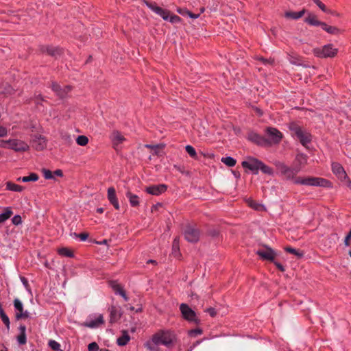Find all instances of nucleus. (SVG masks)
<instances>
[{
    "mask_svg": "<svg viewBox=\"0 0 351 351\" xmlns=\"http://www.w3.org/2000/svg\"><path fill=\"white\" fill-rule=\"evenodd\" d=\"M241 165L243 168L251 171L254 174H257L259 170L265 174L271 175L273 173L272 168L253 157L247 158L246 160L241 162Z\"/></svg>",
    "mask_w": 351,
    "mask_h": 351,
    "instance_id": "f03ea898",
    "label": "nucleus"
},
{
    "mask_svg": "<svg viewBox=\"0 0 351 351\" xmlns=\"http://www.w3.org/2000/svg\"><path fill=\"white\" fill-rule=\"evenodd\" d=\"M173 168L176 169L177 171H178L179 172H180L182 174L185 173L184 167L174 165Z\"/></svg>",
    "mask_w": 351,
    "mask_h": 351,
    "instance_id": "052dcab7",
    "label": "nucleus"
},
{
    "mask_svg": "<svg viewBox=\"0 0 351 351\" xmlns=\"http://www.w3.org/2000/svg\"><path fill=\"white\" fill-rule=\"evenodd\" d=\"M332 173L341 181H345L348 178L347 173L341 164L339 162H332Z\"/></svg>",
    "mask_w": 351,
    "mask_h": 351,
    "instance_id": "2eb2a0df",
    "label": "nucleus"
},
{
    "mask_svg": "<svg viewBox=\"0 0 351 351\" xmlns=\"http://www.w3.org/2000/svg\"><path fill=\"white\" fill-rule=\"evenodd\" d=\"M8 135V130L3 126H0V138L5 137Z\"/></svg>",
    "mask_w": 351,
    "mask_h": 351,
    "instance_id": "4d7b16f0",
    "label": "nucleus"
},
{
    "mask_svg": "<svg viewBox=\"0 0 351 351\" xmlns=\"http://www.w3.org/2000/svg\"><path fill=\"white\" fill-rule=\"evenodd\" d=\"M110 139L112 142V147L114 149L124 141H126V138L122 135L121 132L118 130H113L110 135Z\"/></svg>",
    "mask_w": 351,
    "mask_h": 351,
    "instance_id": "dca6fc26",
    "label": "nucleus"
},
{
    "mask_svg": "<svg viewBox=\"0 0 351 351\" xmlns=\"http://www.w3.org/2000/svg\"><path fill=\"white\" fill-rule=\"evenodd\" d=\"M206 312H207L211 317H215L217 315V311L215 308L213 307L208 308L206 310Z\"/></svg>",
    "mask_w": 351,
    "mask_h": 351,
    "instance_id": "13d9d810",
    "label": "nucleus"
},
{
    "mask_svg": "<svg viewBox=\"0 0 351 351\" xmlns=\"http://www.w3.org/2000/svg\"><path fill=\"white\" fill-rule=\"evenodd\" d=\"M57 253L62 257L73 258L74 257L73 251L66 247H59L57 249Z\"/></svg>",
    "mask_w": 351,
    "mask_h": 351,
    "instance_id": "a878e982",
    "label": "nucleus"
},
{
    "mask_svg": "<svg viewBox=\"0 0 351 351\" xmlns=\"http://www.w3.org/2000/svg\"><path fill=\"white\" fill-rule=\"evenodd\" d=\"M351 239V230L349 231L348 234L346 236L344 239V241H349Z\"/></svg>",
    "mask_w": 351,
    "mask_h": 351,
    "instance_id": "338daca9",
    "label": "nucleus"
},
{
    "mask_svg": "<svg viewBox=\"0 0 351 351\" xmlns=\"http://www.w3.org/2000/svg\"><path fill=\"white\" fill-rule=\"evenodd\" d=\"M14 306L16 310L19 311V313H21L23 311V304L17 298L14 300Z\"/></svg>",
    "mask_w": 351,
    "mask_h": 351,
    "instance_id": "09e8293b",
    "label": "nucleus"
},
{
    "mask_svg": "<svg viewBox=\"0 0 351 351\" xmlns=\"http://www.w3.org/2000/svg\"><path fill=\"white\" fill-rule=\"evenodd\" d=\"M285 250L290 254H294L298 258H301L304 256V253L303 251L297 250L292 247H286Z\"/></svg>",
    "mask_w": 351,
    "mask_h": 351,
    "instance_id": "72a5a7b5",
    "label": "nucleus"
},
{
    "mask_svg": "<svg viewBox=\"0 0 351 351\" xmlns=\"http://www.w3.org/2000/svg\"><path fill=\"white\" fill-rule=\"evenodd\" d=\"M338 53V49L334 47L332 44H327L322 47H317L313 49L314 55L320 58H333Z\"/></svg>",
    "mask_w": 351,
    "mask_h": 351,
    "instance_id": "0eeeda50",
    "label": "nucleus"
},
{
    "mask_svg": "<svg viewBox=\"0 0 351 351\" xmlns=\"http://www.w3.org/2000/svg\"><path fill=\"white\" fill-rule=\"evenodd\" d=\"M29 317V313L27 311H22L21 313H16V319H21L22 318H28Z\"/></svg>",
    "mask_w": 351,
    "mask_h": 351,
    "instance_id": "8fccbe9b",
    "label": "nucleus"
},
{
    "mask_svg": "<svg viewBox=\"0 0 351 351\" xmlns=\"http://www.w3.org/2000/svg\"><path fill=\"white\" fill-rule=\"evenodd\" d=\"M308 162V156L303 153L296 154L294 160V167L300 169V171L304 168Z\"/></svg>",
    "mask_w": 351,
    "mask_h": 351,
    "instance_id": "f3484780",
    "label": "nucleus"
},
{
    "mask_svg": "<svg viewBox=\"0 0 351 351\" xmlns=\"http://www.w3.org/2000/svg\"><path fill=\"white\" fill-rule=\"evenodd\" d=\"M276 167L278 173L284 180L292 181L295 184L328 189L332 187V183L326 178L313 176H297V174L300 172V169H296L295 167H291L284 162H279L276 163Z\"/></svg>",
    "mask_w": 351,
    "mask_h": 351,
    "instance_id": "f257e3e1",
    "label": "nucleus"
},
{
    "mask_svg": "<svg viewBox=\"0 0 351 351\" xmlns=\"http://www.w3.org/2000/svg\"><path fill=\"white\" fill-rule=\"evenodd\" d=\"M48 346L51 350L54 351L60 350V344L55 340H49L48 342Z\"/></svg>",
    "mask_w": 351,
    "mask_h": 351,
    "instance_id": "a19ab883",
    "label": "nucleus"
},
{
    "mask_svg": "<svg viewBox=\"0 0 351 351\" xmlns=\"http://www.w3.org/2000/svg\"><path fill=\"white\" fill-rule=\"evenodd\" d=\"M110 312V322L111 324L115 323L119 320L121 317L120 310L115 306H112L109 308Z\"/></svg>",
    "mask_w": 351,
    "mask_h": 351,
    "instance_id": "aec40b11",
    "label": "nucleus"
},
{
    "mask_svg": "<svg viewBox=\"0 0 351 351\" xmlns=\"http://www.w3.org/2000/svg\"><path fill=\"white\" fill-rule=\"evenodd\" d=\"M51 89L58 97L63 99L67 97L68 94L71 91L72 87L69 85L61 86L58 83L53 82Z\"/></svg>",
    "mask_w": 351,
    "mask_h": 351,
    "instance_id": "f8f14e48",
    "label": "nucleus"
},
{
    "mask_svg": "<svg viewBox=\"0 0 351 351\" xmlns=\"http://www.w3.org/2000/svg\"><path fill=\"white\" fill-rule=\"evenodd\" d=\"M145 3L147 8H149L152 12L162 17L163 20L168 21L169 17L171 14L169 10L160 8L157 5V3L155 1H145Z\"/></svg>",
    "mask_w": 351,
    "mask_h": 351,
    "instance_id": "9d476101",
    "label": "nucleus"
},
{
    "mask_svg": "<svg viewBox=\"0 0 351 351\" xmlns=\"http://www.w3.org/2000/svg\"><path fill=\"white\" fill-rule=\"evenodd\" d=\"M76 143L80 146H86L88 143V138L84 135H80L77 137Z\"/></svg>",
    "mask_w": 351,
    "mask_h": 351,
    "instance_id": "58836bf2",
    "label": "nucleus"
},
{
    "mask_svg": "<svg viewBox=\"0 0 351 351\" xmlns=\"http://www.w3.org/2000/svg\"><path fill=\"white\" fill-rule=\"evenodd\" d=\"M180 311L184 319L197 325L200 324L201 321L197 316L196 313L188 304L182 303L180 305Z\"/></svg>",
    "mask_w": 351,
    "mask_h": 351,
    "instance_id": "6e6552de",
    "label": "nucleus"
},
{
    "mask_svg": "<svg viewBox=\"0 0 351 351\" xmlns=\"http://www.w3.org/2000/svg\"><path fill=\"white\" fill-rule=\"evenodd\" d=\"M119 295H120L123 298V300L125 301H126V302L128 301L129 298L127 296L126 293L124 289L122 291H121Z\"/></svg>",
    "mask_w": 351,
    "mask_h": 351,
    "instance_id": "e2e57ef3",
    "label": "nucleus"
},
{
    "mask_svg": "<svg viewBox=\"0 0 351 351\" xmlns=\"http://www.w3.org/2000/svg\"><path fill=\"white\" fill-rule=\"evenodd\" d=\"M0 147L7 149H10L16 152H25L29 150V147L28 144L19 139H8L2 141Z\"/></svg>",
    "mask_w": 351,
    "mask_h": 351,
    "instance_id": "39448f33",
    "label": "nucleus"
},
{
    "mask_svg": "<svg viewBox=\"0 0 351 351\" xmlns=\"http://www.w3.org/2000/svg\"><path fill=\"white\" fill-rule=\"evenodd\" d=\"M40 50L42 53H46L53 57H57L62 53V49L60 47L49 45H43L40 47Z\"/></svg>",
    "mask_w": 351,
    "mask_h": 351,
    "instance_id": "a211bd4d",
    "label": "nucleus"
},
{
    "mask_svg": "<svg viewBox=\"0 0 351 351\" xmlns=\"http://www.w3.org/2000/svg\"><path fill=\"white\" fill-rule=\"evenodd\" d=\"M257 60L262 62L264 64H273L274 62V59H271V58L266 59V58H264L263 57H258Z\"/></svg>",
    "mask_w": 351,
    "mask_h": 351,
    "instance_id": "3c124183",
    "label": "nucleus"
},
{
    "mask_svg": "<svg viewBox=\"0 0 351 351\" xmlns=\"http://www.w3.org/2000/svg\"><path fill=\"white\" fill-rule=\"evenodd\" d=\"M304 22L311 26H322L324 22L318 20L317 16L313 13H308V16L305 18Z\"/></svg>",
    "mask_w": 351,
    "mask_h": 351,
    "instance_id": "5701e85b",
    "label": "nucleus"
},
{
    "mask_svg": "<svg viewBox=\"0 0 351 351\" xmlns=\"http://www.w3.org/2000/svg\"><path fill=\"white\" fill-rule=\"evenodd\" d=\"M33 141L37 150H43L47 146V140L45 137L42 135L35 136Z\"/></svg>",
    "mask_w": 351,
    "mask_h": 351,
    "instance_id": "412c9836",
    "label": "nucleus"
},
{
    "mask_svg": "<svg viewBox=\"0 0 351 351\" xmlns=\"http://www.w3.org/2000/svg\"><path fill=\"white\" fill-rule=\"evenodd\" d=\"M265 134L267 135L269 145L271 144L278 145L283 138V134L277 128L274 127H267L265 130Z\"/></svg>",
    "mask_w": 351,
    "mask_h": 351,
    "instance_id": "1a4fd4ad",
    "label": "nucleus"
},
{
    "mask_svg": "<svg viewBox=\"0 0 351 351\" xmlns=\"http://www.w3.org/2000/svg\"><path fill=\"white\" fill-rule=\"evenodd\" d=\"M108 199L116 210H119L120 206L117 197L116 191L114 187H110L108 189Z\"/></svg>",
    "mask_w": 351,
    "mask_h": 351,
    "instance_id": "6ab92c4d",
    "label": "nucleus"
},
{
    "mask_svg": "<svg viewBox=\"0 0 351 351\" xmlns=\"http://www.w3.org/2000/svg\"><path fill=\"white\" fill-rule=\"evenodd\" d=\"M247 138L251 142L255 143L258 146L266 147L269 146V141L263 136L254 132H251L248 134Z\"/></svg>",
    "mask_w": 351,
    "mask_h": 351,
    "instance_id": "ddd939ff",
    "label": "nucleus"
},
{
    "mask_svg": "<svg viewBox=\"0 0 351 351\" xmlns=\"http://www.w3.org/2000/svg\"><path fill=\"white\" fill-rule=\"evenodd\" d=\"M125 195L132 207H137L139 206L140 202L138 195L132 193L130 191H127Z\"/></svg>",
    "mask_w": 351,
    "mask_h": 351,
    "instance_id": "b1692460",
    "label": "nucleus"
},
{
    "mask_svg": "<svg viewBox=\"0 0 351 351\" xmlns=\"http://www.w3.org/2000/svg\"><path fill=\"white\" fill-rule=\"evenodd\" d=\"M13 214L12 208L10 207H5L3 213L0 214V224L8 220Z\"/></svg>",
    "mask_w": 351,
    "mask_h": 351,
    "instance_id": "2f4dec72",
    "label": "nucleus"
},
{
    "mask_svg": "<svg viewBox=\"0 0 351 351\" xmlns=\"http://www.w3.org/2000/svg\"><path fill=\"white\" fill-rule=\"evenodd\" d=\"M172 255L176 258H179L181 256V253L180 252L179 243H173Z\"/></svg>",
    "mask_w": 351,
    "mask_h": 351,
    "instance_id": "e433bc0d",
    "label": "nucleus"
},
{
    "mask_svg": "<svg viewBox=\"0 0 351 351\" xmlns=\"http://www.w3.org/2000/svg\"><path fill=\"white\" fill-rule=\"evenodd\" d=\"M289 129L291 132L292 136L296 137L303 146L306 147L308 143L311 142V134L304 130L296 122H291L289 124Z\"/></svg>",
    "mask_w": 351,
    "mask_h": 351,
    "instance_id": "7ed1b4c3",
    "label": "nucleus"
},
{
    "mask_svg": "<svg viewBox=\"0 0 351 351\" xmlns=\"http://www.w3.org/2000/svg\"><path fill=\"white\" fill-rule=\"evenodd\" d=\"M16 341L19 345L22 346L25 345L27 343V335L26 333H19V335L16 337Z\"/></svg>",
    "mask_w": 351,
    "mask_h": 351,
    "instance_id": "79ce46f5",
    "label": "nucleus"
},
{
    "mask_svg": "<svg viewBox=\"0 0 351 351\" xmlns=\"http://www.w3.org/2000/svg\"><path fill=\"white\" fill-rule=\"evenodd\" d=\"M130 340V337L126 330H123L122 335L117 339V343L119 346H124Z\"/></svg>",
    "mask_w": 351,
    "mask_h": 351,
    "instance_id": "c85d7f7f",
    "label": "nucleus"
},
{
    "mask_svg": "<svg viewBox=\"0 0 351 351\" xmlns=\"http://www.w3.org/2000/svg\"><path fill=\"white\" fill-rule=\"evenodd\" d=\"M20 333H26V326L23 324H21L19 327Z\"/></svg>",
    "mask_w": 351,
    "mask_h": 351,
    "instance_id": "0e129e2a",
    "label": "nucleus"
},
{
    "mask_svg": "<svg viewBox=\"0 0 351 351\" xmlns=\"http://www.w3.org/2000/svg\"><path fill=\"white\" fill-rule=\"evenodd\" d=\"M168 21H169L172 24L179 23L182 22V19L176 14H170Z\"/></svg>",
    "mask_w": 351,
    "mask_h": 351,
    "instance_id": "a18cd8bd",
    "label": "nucleus"
},
{
    "mask_svg": "<svg viewBox=\"0 0 351 351\" xmlns=\"http://www.w3.org/2000/svg\"><path fill=\"white\" fill-rule=\"evenodd\" d=\"M346 182H347V186L348 187H349L350 189H351V180H350V178L348 177V178L346 179Z\"/></svg>",
    "mask_w": 351,
    "mask_h": 351,
    "instance_id": "774afa93",
    "label": "nucleus"
},
{
    "mask_svg": "<svg viewBox=\"0 0 351 351\" xmlns=\"http://www.w3.org/2000/svg\"><path fill=\"white\" fill-rule=\"evenodd\" d=\"M221 161L230 167H234L237 162L235 159L230 156L222 158Z\"/></svg>",
    "mask_w": 351,
    "mask_h": 351,
    "instance_id": "4c0bfd02",
    "label": "nucleus"
},
{
    "mask_svg": "<svg viewBox=\"0 0 351 351\" xmlns=\"http://www.w3.org/2000/svg\"><path fill=\"white\" fill-rule=\"evenodd\" d=\"M204 340V339L196 341L195 343H193L192 346H190L189 351H192L196 346L199 345Z\"/></svg>",
    "mask_w": 351,
    "mask_h": 351,
    "instance_id": "bf43d9fd",
    "label": "nucleus"
},
{
    "mask_svg": "<svg viewBox=\"0 0 351 351\" xmlns=\"http://www.w3.org/2000/svg\"><path fill=\"white\" fill-rule=\"evenodd\" d=\"M322 28L330 34L337 35L340 33V30L337 27L335 26L328 25L324 22L322 24Z\"/></svg>",
    "mask_w": 351,
    "mask_h": 351,
    "instance_id": "473e14b6",
    "label": "nucleus"
},
{
    "mask_svg": "<svg viewBox=\"0 0 351 351\" xmlns=\"http://www.w3.org/2000/svg\"><path fill=\"white\" fill-rule=\"evenodd\" d=\"M0 317L1 318L3 323L5 324L7 331L8 332L10 331V319H9L8 316L4 312L1 303H0Z\"/></svg>",
    "mask_w": 351,
    "mask_h": 351,
    "instance_id": "7c9ffc66",
    "label": "nucleus"
},
{
    "mask_svg": "<svg viewBox=\"0 0 351 351\" xmlns=\"http://www.w3.org/2000/svg\"><path fill=\"white\" fill-rule=\"evenodd\" d=\"M305 12H306L305 9H302V10H300L299 12L288 11V12H285V16L287 19L297 20V19L301 18L302 16H303L304 15Z\"/></svg>",
    "mask_w": 351,
    "mask_h": 351,
    "instance_id": "393cba45",
    "label": "nucleus"
},
{
    "mask_svg": "<svg viewBox=\"0 0 351 351\" xmlns=\"http://www.w3.org/2000/svg\"><path fill=\"white\" fill-rule=\"evenodd\" d=\"M53 176H58V177H62L63 176V172L61 169H56V171H54L53 172Z\"/></svg>",
    "mask_w": 351,
    "mask_h": 351,
    "instance_id": "680f3d73",
    "label": "nucleus"
},
{
    "mask_svg": "<svg viewBox=\"0 0 351 351\" xmlns=\"http://www.w3.org/2000/svg\"><path fill=\"white\" fill-rule=\"evenodd\" d=\"M203 333L202 329L199 328H197L195 329H191L188 331V335L190 337H195L199 335H202Z\"/></svg>",
    "mask_w": 351,
    "mask_h": 351,
    "instance_id": "c03bdc74",
    "label": "nucleus"
},
{
    "mask_svg": "<svg viewBox=\"0 0 351 351\" xmlns=\"http://www.w3.org/2000/svg\"><path fill=\"white\" fill-rule=\"evenodd\" d=\"M255 254L258 256L260 260L272 263L278 256V252L267 245H263L255 250Z\"/></svg>",
    "mask_w": 351,
    "mask_h": 351,
    "instance_id": "423d86ee",
    "label": "nucleus"
},
{
    "mask_svg": "<svg viewBox=\"0 0 351 351\" xmlns=\"http://www.w3.org/2000/svg\"><path fill=\"white\" fill-rule=\"evenodd\" d=\"M39 177L36 173H31L27 176L22 177L21 181L23 182H36L38 180Z\"/></svg>",
    "mask_w": 351,
    "mask_h": 351,
    "instance_id": "c9c22d12",
    "label": "nucleus"
},
{
    "mask_svg": "<svg viewBox=\"0 0 351 351\" xmlns=\"http://www.w3.org/2000/svg\"><path fill=\"white\" fill-rule=\"evenodd\" d=\"M185 149H186V152L189 154V155L195 159L197 158V153H196V151L195 149V148L191 146V145H186L185 147Z\"/></svg>",
    "mask_w": 351,
    "mask_h": 351,
    "instance_id": "37998d69",
    "label": "nucleus"
},
{
    "mask_svg": "<svg viewBox=\"0 0 351 351\" xmlns=\"http://www.w3.org/2000/svg\"><path fill=\"white\" fill-rule=\"evenodd\" d=\"M272 263H274L276 268L280 271L284 272L285 271V267L280 263L277 261L276 258L274 260V262H272Z\"/></svg>",
    "mask_w": 351,
    "mask_h": 351,
    "instance_id": "6e6d98bb",
    "label": "nucleus"
},
{
    "mask_svg": "<svg viewBox=\"0 0 351 351\" xmlns=\"http://www.w3.org/2000/svg\"><path fill=\"white\" fill-rule=\"evenodd\" d=\"M174 339L175 335L172 331L162 330L152 336V341L155 345L162 344L169 347L173 344Z\"/></svg>",
    "mask_w": 351,
    "mask_h": 351,
    "instance_id": "20e7f679",
    "label": "nucleus"
},
{
    "mask_svg": "<svg viewBox=\"0 0 351 351\" xmlns=\"http://www.w3.org/2000/svg\"><path fill=\"white\" fill-rule=\"evenodd\" d=\"M145 3L147 8H149L152 12L162 17L163 20L168 21L169 17L171 14L169 10L160 8L157 5V3L155 1H145Z\"/></svg>",
    "mask_w": 351,
    "mask_h": 351,
    "instance_id": "9b49d317",
    "label": "nucleus"
},
{
    "mask_svg": "<svg viewBox=\"0 0 351 351\" xmlns=\"http://www.w3.org/2000/svg\"><path fill=\"white\" fill-rule=\"evenodd\" d=\"M176 11L178 14L182 15V16H188L190 18L192 19H197L199 17L200 14H194L191 12V11L188 10L186 8H178L176 9Z\"/></svg>",
    "mask_w": 351,
    "mask_h": 351,
    "instance_id": "c756f323",
    "label": "nucleus"
},
{
    "mask_svg": "<svg viewBox=\"0 0 351 351\" xmlns=\"http://www.w3.org/2000/svg\"><path fill=\"white\" fill-rule=\"evenodd\" d=\"M88 351H98L99 350V346L96 342H92L88 344Z\"/></svg>",
    "mask_w": 351,
    "mask_h": 351,
    "instance_id": "603ef678",
    "label": "nucleus"
},
{
    "mask_svg": "<svg viewBox=\"0 0 351 351\" xmlns=\"http://www.w3.org/2000/svg\"><path fill=\"white\" fill-rule=\"evenodd\" d=\"M313 1L324 12H327L326 5L320 0H313Z\"/></svg>",
    "mask_w": 351,
    "mask_h": 351,
    "instance_id": "864d4df0",
    "label": "nucleus"
},
{
    "mask_svg": "<svg viewBox=\"0 0 351 351\" xmlns=\"http://www.w3.org/2000/svg\"><path fill=\"white\" fill-rule=\"evenodd\" d=\"M5 189L10 191L21 192L24 190V186L15 184L11 181H8L5 182Z\"/></svg>",
    "mask_w": 351,
    "mask_h": 351,
    "instance_id": "bb28decb",
    "label": "nucleus"
},
{
    "mask_svg": "<svg viewBox=\"0 0 351 351\" xmlns=\"http://www.w3.org/2000/svg\"><path fill=\"white\" fill-rule=\"evenodd\" d=\"M103 323H104L103 316L101 315H99L96 319L90 320V322H85L84 324V326L90 328H94L97 327L99 324H101Z\"/></svg>",
    "mask_w": 351,
    "mask_h": 351,
    "instance_id": "cd10ccee",
    "label": "nucleus"
},
{
    "mask_svg": "<svg viewBox=\"0 0 351 351\" xmlns=\"http://www.w3.org/2000/svg\"><path fill=\"white\" fill-rule=\"evenodd\" d=\"M110 286L117 295H119L123 290V287L115 281H112Z\"/></svg>",
    "mask_w": 351,
    "mask_h": 351,
    "instance_id": "ea45409f",
    "label": "nucleus"
},
{
    "mask_svg": "<svg viewBox=\"0 0 351 351\" xmlns=\"http://www.w3.org/2000/svg\"><path fill=\"white\" fill-rule=\"evenodd\" d=\"M42 172L45 179L50 180L54 178L53 172L49 169H43Z\"/></svg>",
    "mask_w": 351,
    "mask_h": 351,
    "instance_id": "49530a36",
    "label": "nucleus"
},
{
    "mask_svg": "<svg viewBox=\"0 0 351 351\" xmlns=\"http://www.w3.org/2000/svg\"><path fill=\"white\" fill-rule=\"evenodd\" d=\"M167 185L165 184H160L156 185H151L145 189V192L152 195H160L167 190Z\"/></svg>",
    "mask_w": 351,
    "mask_h": 351,
    "instance_id": "4468645a",
    "label": "nucleus"
},
{
    "mask_svg": "<svg viewBox=\"0 0 351 351\" xmlns=\"http://www.w3.org/2000/svg\"><path fill=\"white\" fill-rule=\"evenodd\" d=\"M88 237V233L84 232L79 234L74 233V239H80L81 241H86Z\"/></svg>",
    "mask_w": 351,
    "mask_h": 351,
    "instance_id": "de8ad7c7",
    "label": "nucleus"
},
{
    "mask_svg": "<svg viewBox=\"0 0 351 351\" xmlns=\"http://www.w3.org/2000/svg\"><path fill=\"white\" fill-rule=\"evenodd\" d=\"M249 206L253 209L258 211H263L265 210L264 205L259 204L254 200H250L248 202Z\"/></svg>",
    "mask_w": 351,
    "mask_h": 351,
    "instance_id": "f704fd0d",
    "label": "nucleus"
},
{
    "mask_svg": "<svg viewBox=\"0 0 351 351\" xmlns=\"http://www.w3.org/2000/svg\"><path fill=\"white\" fill-rule=\"evenodd\" d=\"M12 223L14 225H19L22 223V219L21 217L19 215H16L13 217L12 219Z\"/></svg>",
    "mask_w": 351,
    "mask_h": 351,
    "instance_id": "5fc2aeb1",
    "label": "nucleus"
},
{
    "mask_svg": "<svg viewBox=\"0 0 351 351\" xmlns=\"http://www.w3.org/2000/svg\"><path fill=\"white\" fill-rule=\"evenodd\" d=\"M199 232L195 228H189L185 232V239L187 241H197L199 239Z\"/></svg>",
    "mask_w": 351,
    "mask_h": 351,
    "instance_id": "4be33fe9",
    "label": "nucleus"
},
{
    "mask_svg": "<svg viewBox=\"0 0 351 351\" xmlns=\"http://www.w3.org/2000/svg\"><path fill=\"white\" fill-rule=\"evenodd\" d=\"M146 346H147V349L150 351H158V348H156L155 347L150 346L149 344V343H146Z\"/></svg>",
    "mask_w": 351,
    "mask_h": 351,
    "instance_id": "69168bd1",
    "label": "nucleus"
}]
</instances>
